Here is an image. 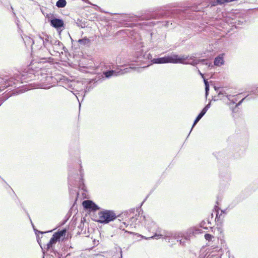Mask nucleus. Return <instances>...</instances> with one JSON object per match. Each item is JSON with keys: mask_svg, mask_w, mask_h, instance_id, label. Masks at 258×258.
Listing matches in <instances>:
<instances>
[{"mask_svg": "<svg viewBox=\"0 0 258 258\" xmlns=\"http://www.w3.org/2000/svg\"><path fill=\"white\" fill-rule=\"evenodd\" d=\"M198 73L202 76V77L204 78V75L202 73H201L200 70H198Z\"/></svg>", "mask_w": 258, "mask_h": 258, "instance_id": "31", "label": "nucleus"}, {"mask_svg": "<svg viewBox=\"0 0 258 258\" xmlns=\"http://www.w3.org/2000/svg\"><path fill=\"white\" fill-rule=\"evenodd\" d=\"M230 102L229 103V105H230L231 104H234L236 103V102L237 101V100L235 99V100H231V101H230Z\"/></svg>", "mask_w": 258, "mask_h": 258, "instance_id": "27", "label": "nucleus"}, {"mask_svg": "<svg viewBox=\"0 0 258 258\" xmlns=\"http://www.w3.org/2000/svg\"><path fill=\"white\" fill-rule=\"evenodd\" d=\"M143 220L144 221L145 226L148 231L154 233L153 236L159 234V231L162 230V229L160 228L149 217H146L144 216L143 217Z\"/></svg>", "mask_w": 258, "mask_h": 258, "instance_id": "5", "label": "nucleus"}, {"mask_svg": "<svg viewBox=\"0 0 258 258\" xmlns=\"http://www.w3.org/2000/svg\"><path fill=\"white\" fill-rule=\"evenodd\" d=\"M179 241H180V244L183 245V242H182L181 240H180Z\"/></svg>", "mask_w": 258, "mask_h": 258, "instance_id": "34", "label": "nucleus"}, {"mask_svg": "<svg viewBox=\"0 0 258 258\" xmlns=\"http://www.w3.org/2000/svg\"><path fill=\"white\" fill-rule=\"evenodd\" d=\"M36 73L37 75H35V77H37V79L39 80L42 83L50 82V80L51 79V76H48L47 74L42 73L41 72H37Z\"/></svg>", "mask_w": 258, "mask_h": 258, "instance_id": "9", "label": "nucleus"}, {"mask_svg": "<svg viewBox=\"0 0 258 258\" xmlns=\"http://www.w3.org/2000/svg\"><path fill=\"white\" fill-rule=\"evenodd\" d=\"M210 106H211V103L210 102L207 105H206L204 108H205L207 110H208L209 108L210 107Z\"/></svg>", "mask_w": 258, "mask_h": 258, "instance_id": "28", "label": "nucleus"}, {"mask_svg": "<svg viewBox=\"0 0 258 258\" xmlns=\"http://www.w3.org/2000/svg\"><path fill=\"white\" fill-rule=\"evenodd\" d=\"M127 226V225H126V223L125 222H123L122 223V224H121L120 226H119V228L121 229H124V227H126Z\"/></svg>", "mask_w": 258, "mask_h": 258, "instance_id": "22", "label": "nucleus"}, {"mask_svg": "<svg viewBox=\"0 0 258 258\" xmlns=\"http://www.w3.org/2000/svg\"><path fill=\"white\" fill-rule=\"evenodd\" d=\"M49 87H44V88H49Z\"/></svg>", "mask_w": 258, "mask_h": 258, "instance_id": "39", "label": "nucleus"}, {"mask_svg": "<svg viewBox=\"0 0 258 258\" xmlns=\"http://www.w3.org/2000/svg\"><path fill=\"white\" fill-rule=\"evenodd\" d=\"M214 238V236L210 234H206L205 235V238L208 241L212 240V238Z\"/></svg>", "mask_w": 258, "mask_h": 258, "instance_id": "19", "label": "nucleus"}, {"mask_svg": "<svg viewBox=\"0 0 258 258\" xmlns=\"http://www.w3.org/2000/svg\"><path fill=\"white\" fill-rule=\"evenodd\" d=\"M51 25L53 27L59 29L63 26L64 23L63 21L59 19H53L50 21Z\"/></svg>", "mask_w": 258, "mask_h": 258, "instance_id": "11", "label": "nucleus"}, {"mask_svg": "<svg viewBox=\"0 0 258 258\" xmlns=\"http://www.w3.org/2000/svg\"><path fill=\"white\" fill-rule=\"evenodd\" d=\"M206 222L203 221L200 224V227L203 228L204 229H206L207 228L206 227L204 226V225L205 224Z\"/></svg>", "mask_w": 258, "mask_h": 258, "instance_id": "24", "label": "nucleus"}, {"mask_svg": "<svg viewBox=\"0 0 258 258\" xmlns=\"http://www.w3.org/2000/svg\"><path fill=\"white\" fill-rule=\"evenodd\" d=\"M135 68L129 67L124 69L123 70H120L118 71L115 70L108 71L104 72L103 74L104 75L106 78H109L112 76H117L119 75H124L126 73H130L132 71L135 70Z\"/></svg>", "mask_w": 258, "mask_h": 258, "instance_id": "6", "label": "nucleus"}, {"mask_svg": "<svg viewBox=\"0 0 258 258\" xmlns=\"http://www.w3.org/2000/svg\"><path fill=\"white\" fill-rule=\"evenodd\" d=\"M230 2V0H216V3L218 4H223L225 3H229Z\"/></svg>", "mask_w": 258, "mask_h": 258, "instance_id": "21", "label": "nucleus"}, {"mask_svg": "<svg viewBox=\"0 0 258 258\" xmlns=\"http://www.w3.org/2000/svg\"><path fill=\"white\" fill-rule=\"evenodd\" d=\"M185 239L186 240H187V237L186 236H185Z\"/></svg>", "mask_w": 258, "mask_h": 258, "instance_id": "38", "label": "nucleus"}, {"mask_svg": "<svg viewBox=\"0 0 258 258\" xmlns=\"http://www.w3.org/2000/svg\"><path fill=\"white\" fill-rule=\"evenodd\" d=\"M67 4L66 0H58L56 3V6L58 8H64Z\"/></svg>", "mask_w": 258, "mask_h": 258, "instance_id": "14", "label": "nucleus"}, {"mask_svg": "<svg viewBox=\"0 0 258 258\" xmlns=\"http://www.w3.org/2000/svg\"><path fill=\"white\" fill-rule=\"evenodd\" d=\"M80 175H81V179H82V177H83V173H82V169H81V167L80 168Z\"/></svg>", "mask_w": 258, "mask_h": 258, "instance_id": "30", "label": "nucleus"}, {"mask_svg": "<svg viewBox=\"0 0 258 258\" xmlns=\"http://www.w3.org/2000/svg\"><path fill=\"white\" fill-rule=\"evenodd\" d=\"M73 179V176L70 173L69 175V182H71Z\"/></svg>", "mask_w": 258, "mask_h": 258, "instance_id": "25", "label": "nucleus"}, {"mask_svg": "<svg viewBox=\"0 0 258 258\" xmlns=\"http://www.w3.org/2000/svg\"><path fill=\"white\" fill-rule=\"evenodd\" d=\"M208 110H207L205 108H204L203 109V110H202V111L201 112V113H202V114L205 115L206 114V113L207 112Z\"/></svg>", "mask_w": 258, "mask_h": 258, "instance_id": "26", "label": "nucleus"}, {"mask_svg": "<svg viewBox=\"0 0 258 258\" xmlns=\"http://www.w3.org/2000/svg\"><path fill=\"white\" fill-rule=\"evenodd\" d=\"M224 63V60L222 55H220L216 57L214 61V64L216 66H221Z\"/></svg>", "mask_w": 258, "mask_h": 258, "instance_id": "13", "label": "nucleus"}, {"mask_svg": "<svg viewBox=\"0 0 258 258\" xmlns=\"http://www.w3.org/2000/svg\"><path fill=\"white\" fill-rule=\"evenodd\" d=\"M231 96H232L231 95L226 94V97H227L228 100H229V101H231Z\"/></svg>", "mask_w": 258, "mask_h": 258, "instance_id": "29", "label": "nucleus"}, {"mask_svg": "<svg viewBox=\"0 0 258 258\" xmlns=\"http://www.w3.org/2000/svg\"><path fill=\"white\" fill-rule=\"evenodd\" d=\"M135 220H137L136 218L133 217L131 219V221H134Z\"/></svg>", "mask_w": 258, "mask_h": 258, "instance_id": "32", "label": "nucleus"}, {"mask_svg": "<svg viewBox=\"0 0 258 258\" xmlns=\"http://www.w3.org/2000/svg\"><path fill=\"white\" fill-rule=\"evenodd\" d=\"M125 232H126V233H130V234H134V233H133V232H128V231H125Z\"/></svg>", "mask_w": 258, "mask_h": 258, "instance_id": "33", "label": "nucleus"}, {"mask_svg": "<svg viewBox=\"0 0 258 258\" xmlns=\"http://www.w3.org/2000/svg\"><path fill=\"white\" fill-rule=\"evenodd\" d=\"M116 223H120V220L119 219H118L116 221Z\"/></svg>", "mask_w": 258, "mask_h": 258, "instance_id": "36", "label": "nucleus"}, {"mask_svg": "<svg viewBox=\"0 0 258 258\" xmlns=\"http://www.w3.org/2000/svg\"><path fill=\"white\" fill-rule=\"evenodd\" d=\"M83 206L85 209L95 211L99 209V207L92 201L86 200L83 202Z\"/></svg>", "mask_w": 258, "mask_h": 258, "instance_id": "8", "label": "nucleus"}, {"mask_svg": "<svg viewBox=\"0 0 258 258\" xmlns=\"http://www.w3.org/2000/svg\"><path fill=\"white\" fill-rule=\"evenodd\" d=\"M250 94H252L256 97H258V85L256 86V87L253 88L251 90Z\"/></svg>", "mask_w": 258, "mask_h": 258, "instance_id": "17", "label": "nucleus"}, {"mask_svg": "<svg viewBox=\"0 0 258 258\" xmlns=\"http://www.w3.org/2000/svg\"><path fill=\"white\" fill-rule=\"evenodd\" d=\"M27 40H28L30 43H32V51H37L38 56L42 59H45L49 58V51L48 50L47 47L41 46L39 48L34 44V41L30 38H27Z\"/></svg>", "mask_w": 258, "mask_h": 258, "instance_id": "4", "label": "nucleus"}, {"mask_svg": "<svg viewBox=\"0 0 258 258\" xmlns=\"http://www.w3.org/2000/svg\"><path fill=\"white\" fill-rule=\"evenodd\" d=\"M247 96L245 97V98H243L242 99H241L238 103L236 104V106H235V107H238V106H239L242 102L245 99H246Z\"/></svg>", "mask_w": 258, "mask_h": 258, "instance_id": "23", "label": "nucleus"}, {"mask_svg": "<svg viewBox=\"0 0 258 258\" xmlns=\"http://www.w3.org/2000/svg\"><path fill=\"white\" fill-rule=\"evenodd\" d=\"M78 42L81 45H86L90 42V40L87 38H84L83 39H79Z\"/></svg>", "mask_w": 258, "mask_h": 258, "instance_id": "15", "label": "nucleus"}, {"mask_svg": "<svg viewBox=\"0 0 258 258\" xmlns=\"http://www.w3.org/2000/svg\"><path fill=\"white\" fill-rule=\"evenodd\" d=\"M194 58V56L173 54L170 56L154 58L152 60V62L153 63H172L188 64L194 66L201 63L202 64H205L208 67H210L211 66V63L209 62L207 59H195Z\"/></svg>", "mask_w": 258, "mask_h": 258, "instance_id": "1", "label": "nucleus"}, {"mask_svg": "<svg viewBox=\"0 0 258 258\" xmlns=\"http://www.w3.org/2000/svg\"><path fill=\"white\" fill-rule=\"evenodd\" d=\"M227 93L224 91H219L218 94V97L222 99V96H226Z\"/></svg>", "mask_w": 258, "mask_h": 258, "instance_id": "20", "label": "nucleus"}, {"mask_svg": "<svg viewBox=\"0 0 258 258\" xmlns=\"http://www.w3.org/2000/svg\"><path fill=\"white\" fill-rule=\"evenodd\" d=\"M36 40L40 43H42L45 47H47L48 45L51 43L50 37L47 35H45L44 37L39 36Z\"/></svg>", "mask_w": 258, "mask_h": 258, "instance_id": "10", "label": "nucleus"}, {"mask_svg": "<svg viewBox=\"0 0 258 258\" xmlns=\"http://www.w3.org/2000/svg\"><path fill=\"white\" fill-rule=\"evenodd\" d=\"M136 224L134 225V227H136Z\"/></svg>", "mask_w": 258, "mask_h": 258, "instance_id": "40", "label": "nucleus"}, {"mask_svg": "<svg viewBox=\"0 0 258 258\" xmlns=\"http://www.w3.org/2000/svg\"><path fill=\"white\" fill-rule=\"evenodd\" d=\"M202 232V230L198 227H192L189 229L187 231V233L189 235H195Z\"/></svg>", "mask_w": 258, "mask_h": 258, "instance_id": "12", "label": "nucleus"}, {"mask_svg": "<svg viewBox=\"0 0 258 258\" xmlns=\"http://www.w3.org/2000/svg\"><path fill=\"white\" fill-rule=\"evenodd\" d=\"M204 115L202 114V113H200V114L198 115V116L196 117L194 122V124L192 125V128L190 130V131H191L192 128L194 127V126L197 123V122L201 119V118L204 116ZM191 132H190V133Z\"/></svg>", "mask_w": 258, "mask_h": 258, "instance_id": "16", "label": "nucleus"}, {"mask_svg": "<svg viewBox=\"0 0 258 258\" xmlns=\"http://www.w3.org/2000/svg\"><path fill=\"white\" fill-rule=\"evenodd\" d=\"M204 83L205 85L206 96H207L208 94V92L209 91V83H208V82L207 81V80H206L204 78Z\"/></svg>", "mask_w": 258, "mask_h": 258, "instance_id": "18", "label": "nucleus"}, {"mask_svg": "<svg viewBox=\"0 0 258 258\" xmlns=\"http://www.w3.org/2000/svg\"><path fill=\"white\" fill-rule=\"evenodd\" d=\"M182 236L181 233L175 231H166L165 230L162 229L161 231H159V233L157 234L155 236H152L149 237H144L146 239H158L160 238L167 239L169 242L170 240H172L173 239H176L177 241H178V239Z\"/></svg>", "mask_w": 258, "mask_h": 258, "instance_id": "2", "label": "nucleus"}, {"mask_svg": "<svg viewBox=\"0 0 258 258\" xmlns=\"http://www.w3.org/2000/svg\"><path fill=\"white\" fill-rule=\"evenodd\" d=\"M66 233V229H63L55 233L52 235V237L50 239L49 242L47 243V248H50L52 247V245L55 243L57 242V241H58L60 238L61 237H62L65 235Z\"/></svg>", "mask_w": 258, "mask_h": 258, "instance_id": "7", "label": "nucleus"}, {"mask_svg": "<svg viewBox=\"0 0 258 258\" xmlns=\"http://www.w3.org/2000/svg\"><path fill=\"white\" fill-rule=\"evenodd\" d=\"M219 89V88H217L216 87H215V90L217 91H218V90Z\"/></svg>", "mask_w": 258, "mask_h": 258, "instance_id": "35", "label": "nucleus"}, {"mask_svg": "<svg viewBox=\"0 0 258 258\" xmlns=\"http://www.w3.org/2000/svg\"><path fill=\"white\" fill-rule=\"evenodd\" d=\"M98 221L101 223L107 224L115 220L117 216L113 211L104 210L99 212Z\"/></svg>", "mask_w": 258, "mask_h": 258, "instance_id": "3", "label": "nucleus"}, {"mask_svg": "<svg viewBox=\"0 0 258 258\" xmlns=\"http://www.w3.org/2000/svg\"><path fill=\"white\" fill-rule=\"evenodd\" d=\"M76 96V98H77V99H78V101L79 102V99H78V96Z\"/></svg>", "mask_w": 258, "mask_h": 258, "instance_id": "37", "label": "nucleus"}]
</instances>
